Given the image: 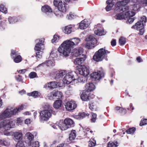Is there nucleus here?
<instances>
[{"label":"nucleus","mask_w":147,"mask_h":147,"mask_svg":"<svg viewBox=\"0 0 147 147\" xmlns=\"http://www.w3.org/2000/svg\"><path fill=\"white\" fill-rule=\"evenodd\" d=\"M0 144L2 146H6L9 145L8 143L5 139L0 140Z\"/></svg>","instance_id":"nucleus-45"},{"label":"nucleus","mask_w":147,"mask_h":147,"mask_svg":"<svg viewBox=\"0 0 147 147\" xmlns=\"http://www.w3.org/2000/svg\"><path fill=\"white\" fill-rule=\"evenodd\" d=\"M65 70H63L60 71L59 73H57L55 77V79L57 80H59L61 79L64 75L66 74Z\"/></svg>","instance_id":"nucleus-22"},{"label":"nucleus","mask_w":147,"mask_h":147,"mask_svg":"<svg viewBox=\"0 0 147 147\" xmlns=\"http://www.w3.org/2000/svg\"><path fill=\"white\" fill-rule=\"evenodd\" d=\"M76 131L75 130H72L71 131L69 134V139L70 141H71L74 140L76 137Z\"/></svg>","instance_id":"nucleus-31"},{"label":"nucleus","mask_w":147,"mask_h":147,"mask_svg":"<svg viewBox=\"0 0 147 147\" xmlns=\"http://www.w3.org/2000/svg\"><path fill=\"white\" fill-rule=\"evenodd\" d=\"M95 33L97 35L99 36L102 35V34L101 32H100V31L99 30H96L95 31Z\"/></svg>","instance_id":"nucleus-60"},{"label":"nucleus","mask_w":147,"mask_h":147,"mask_svg":"<svg viewBox=\"0 0 147 147\" xmlns=\"http://www.w3.org/2000/svg\"><path fill=\"white\" fill-rule=\"evenodd\" d=\"M24 107V105H21L19 107L17 108L18 109V111H20L21 110H23Z\"/></svg>","instance_id":"nucleus-62"},{"label":"nucleus","mask_w":147,"mask_h":147,"mask_svg":"<svg viewBox=\"0 0 147 147\" xmlns=\"http://www.w3.org/2000/svg\"><path fill=\"white\" fill-rule=\"evenodd\" d=\"M64 105L65 109L68 111H71L74 110L77 107L76 102L72 100L65 102Z\"/></svg>","instance_id":"nucleus-11"},{"label":"nucleus","mask_w":147,"mask_h":147,"mask_svg":"<svg viewBox=\"0 0 147 147\" xmlns=\"http://www.w3.org/2000/svg\"><path fill=\"white\" fill-rule=\"evenodd\" d=\"M6 22L7 21L6 20H5V22L0 21V28L2 27V28H3V29H5L4 27L6 25V23L5 22Z\"/></svg>","instance_id":"nucleus-49"},{"label":"nucleus","mask_w":147,"mask_h":147,"mask_svg":"<svg viewBox=\"0 0 147 147\" xmlns=\"http://www.w3.org/2000/svg\"><path fill=\"white\" fill-rule=\"evenodd\" d=\"M63 2L61 0H54L53 4L55 6L58 7Z\"/></svg>","instance_id":"nucleus-43"},{"label":"nucleus","mask_w":147,"mask_h":147,"mask_svg":"<svg viewBox=\"0 0 147 147\" xmlns=\"http://www.w3.org/2000/svg\"><path fill=\"white\" fill-rule=\"evenodd\" d=\"M146 20V16H142L141 17L139 21L138 22L134 25L131 28L139 30V34L141 35H142L145 32L144 26Z\"/></svg>","instance_id":"nucleus-5"},{"label":"nucleus","mask_w":147,"mask_h":147,"mask_svg":"<svg viewBox=\"0 0 147 147\" xmlns=\"http://www.w3.org/2000/svg\"><path fill=\"white\" fill-rule=\"evenodd\" d=\"M26 69H21L19 70L18 71V73L20 74H24L26 71Z\"/></svg>","instance_id":"nucleus-59"},{"label":"nucleus","mask_w":147,"mask_h":147,"mask_svg":"<svg viewBox=\"0 0 147 147\" xmlns=\"http://www.w3.org/2000/svg\"><path fill=\"white\" fill-rule=\"evenodd\" d=\"M62 102L61 100H56L53 104V107L56 109H58L61 107Z\"/></svg>","instance_id":"nucleus-29"},{"label":"nucleus","mask_w":147,"mask_h":147,"mask_svg":"<svg viewBox=\"0 0 147 147\" xmlns=\"http://www.w3.org/2000/svg\"><path fill=\"white\" fill-rule=\"evenodd\" d=\"M142 3L144 6L147 5V0H143L142 1Z\"/></svg>","instance_id":"nucleus-63"},{"label":"nucleus","mask_w":147,"mask_h":147,"mask_svg":"<svg viewBox=\"0 0 147 147\" xmlns=\"http://www.w3.org/2000/svg\"><path fill=\"white\" fill-rule=\"evenodd\" d=\"M88 27V25L86 24L84 21H82L80 23L79 28L81 29H84Z\"/></svg>","instance_id":"nucleus-36"},{"label":"nucleus","mask_w":147,"mask_h":147,"mask_svg":"<svg viewBox=\"0 0 147 147\" xmlns=\"http://www.w3.org/2000/svg\"><path fill=\"white\" fill-rule=\"evenodd\" d=\"M104 73L102 71H99L97 72L92 73L90 75L92 79L95 81H99L101 78L104 77Z\"/></svg>","instance_id":"nucleus-12"},{"label":"nucleus","mask_w":147,"mask_h":147,"mask_svg":"<svg viewBox=\"0 0 147 147\" xmlns=\"http://www.w3.org/2000/svg\"><path fill=\"white\" fill-rule=\"evenodd\" d=\"M18 51L16 50L11 49L10 56L13 59V61L15 63H19L22 60V58L21 56L18 55Z\"/></svg>","instance_id":"nucleus-10"},{"label":"nucleus","mask_w":147,"mask_h":147,"mask_svg":"<svg viewBox=\"0 0 147 147\" xmlns=\"http://www.w3.org/2000/svg\"><path fill=\"white\" fill-rule=\"evenodd\" d=\"M66 5H67V4L64 2H63L57 7L58 9L59 10L61 11L62 12L65 13L67 10Z\"/></svg>","instance_id":"nucleus-27"},{"label":"nucleus","mask_w":147,"mask_h":147,"mask_svg":"<svg viewBox=\"0 0 147 147\" xmlns=\"http://www.w3.org/2000/svg\"><path fill=\"white\" fill-rule=\"evenodd\" d=\"M16 147H25L23 141H18L16 145Z\"/></svg>","instance_id":"nucleus-46"},{"label":"nucleus","mask_w":147,"mask_h":147,"mask_svg":"<svg viewBox=\"0 0 147 147\" xmlns=\"http://www.w3.org/2000/svg\"><path fill=\"white\" fill-rule=\"evenodd\" d=\"M135 15V13L134 11H132L131 13H129V23H132L134 20V18H130Z\"/></svg>","instance_id":"nucleus-44"},{"label":"nucleus","mask_w":147,"mask_h":147,"mask_svg":"<svg viewBox=\"0 0 147 147\" xmlns=\"http://www.w3.org/2000/svg\"><path fill=\"white\" fill-rule=\"evenodd\" d=\"M40 93L38 91H34L30 93H28L27 95L29 96H32L34 98H37L40 96Z\"/></svg>","instance_id":"nucleus-33"},{"label":"nucleus","mask_w":147,"mask_h":147,"mask_svg":"<svg viewBox=\"0 0 147 147\" xmlns=\"http://www.w3.org/2000/svg\"><path fill=\"white\" fill-rule=\"evenodd\" d=\"M45 109L41 111L40 113V121H47L51 117L52 114L55 115L56 112L52 110L53 108L49 105H46L44 106Z\"/></svg>","instance_id":"nucleus-3"},{"label":"nucleus","mask_w":147,"mask_h":147,"mask_svg":"<svg viewBox=\"0 0 147 147\" xmlns=\"http://www.w3.org/2000/svg\"><path fill=\"white\" fill-rule=\"evenodd\" d=\"M8 21L10 24H13L17 22V19L15 17H9L8 18Z\"/></svg>","instance_id":"nucleus-39"},{"label":"nucleus","mask_w":147,"mask_h":147,"mask_svg":"<svg viewBox=\"0 0 147 147\" xmlns=\"http://www.w3.org/2000/svg\"><path fill=\"white\" fill-rule=\"evenodd\" d=\"M38 41H39V42L36 44L34 49L36 51V56L38 58H40L43 53L41 50L44 49L45 39L43 38L39 39H37L35 41L37 42Z\"/></svg>","instance_id":"nucleus-6"},{"label":"nucleus","mask_w":147,"mask_h":147,"mask_svg":"<svg viewBox=\"0 0 147 147\" xmlns=\"http://www.w3.org/2000/svg\"><path fill=\"white\" fill-rule=\"evenodd\" d=\"M118 144L117 141L113 142L111 141L107 143V147H117L118 146Z\"/></svg>","instance_id":"nucleus-35"},{"label":"nucleus","mask_w":147,"mask_h":147,"mask_svg":"<svg viewBox=\"0 0 147 147\" xmlns=\"http://www.w3.org/2000/svg\"><path fill=\"white\" fill-rule=\"evenodd\" d=\"M75 124V122L73 120L68 118H65L61 123H59V126L61 130L64 131L68 128L74 127Z\"/></svg>","instance_id":"nucleus-7"},{"label":"nucleus","mask_w":147,"mask_h":147,"mask_svg":"<svg viewBox=\"0 0 147 147\" xmlns=\"http://www.w3.org/2000/svg\"><path fill=\"white\" fill-rule=\"evenodd\" d=\"M59 36L57 35H55L53 36V38L51 40V42L53 43L54 42H56L58 41V40L59 39Z\"/></svg>","instance_id":"nucleus-48"},{"label":"nucleus","mask_w":147,"mask_h":147,"mask_svg":"<svg viewBox=\"0 0 147 147\" xmlns=\"http://www.w3.org/2000/svg\"><path fill=\"white\" fill-rule=\"evenodd\" d=\"M74 17V15L71 13H70L69 15H67V17L69 19H72V18H73Z\"/></svg>","instance_id":"nucleus-61"},{"label":"nucleus","mask_w":147,"mask_h":147,"mask_svg":"<svg viewBox=\"0 0 147 147\" xmlns=\"http://www.w3.org/2000/svg\"><path fill=\"white\" fill-rule=\"evenodd\" d=\"M147 124V119H142L140 121V125L141 126Z\"/></svg>","instance_id":"nucleus-50"},{"label":"nucleus","mask_w":147,"mask_h":147,"mask_svg":"<svg viewBox=\"0 0 147 147\" xmlns=\"http://www.w3.org/2000/svg\"><path fill=\"white\" fill-rule=\"evenodd\" d=\"M85 40L87 42L84 44V46L88 49H92L97 45V40L92 36L90 35L86 38Z\"/></svg>","instance_id":"nucleus-8"},{"label":"nucleus","mask_w":147,"mask_h":147,"mask_svg":"<svg viewBox=\"0 0 147 147\" xmlns=\"http://www.w3.org/2000/svg\"><path fill=\"white\" fill-rule=\"evenodd\" d=\"M85 78H84L83 77L80 78H78V81L80 82V81L81 82H84L85 81V80H84V81H83L84 79Z\"/></svg>","instance_id":"nucleus-64"},{"label":"nucleus","mask_w":147,"mask_h":147,"mask_svg":"<svg viewBox=\"0 0 147 147\" xmlns=\"http://www.w3.org/2000/svg\"><path fill=\"white\" fill-rule=\"evenodd\" d=\"M116 40L115 39H113L111 42V45L112 46L114 47L116 45Z\"/></svg>","instance_id":"nucleus-57"},{"label":"nucleus","mask_w":147,"mask_h":147,"mask_svg":"<svg viewBox=\"0 0 147 147\" xmlns=\"http://www.w3.org/2000/svg\"><path fill=\"white\" fill-rule=\"evenodd\" d=\"M45 65L47 66H50L53 65V63L51 60H48L45 62Z\"/></svg>","instance_id":"nucleus-51"},{"label":"nucleus","mask_w":147,"mask_h":147,"mask_svg":"<svg viewBox=\"0 0 147 147\" xmlns=\"http://www.w3.org/2000/svg\"><path fill=\"white\" fill-rule=\"evenodd\" d=\"M37 76V74L35 72H31L29 75V76L30 78H36Z\"/></svg>","instance_id":"nucleus-47"},{"label":"nucleus","mask_w":147,"mask_h":147,"mask_svg":"<svg viewBox=\"0 0 147 147\" xmlns=\"http://www.w3.org/2000/svg\"><path fill=\"white\" fill-rule=\"evenodd\" d=\"M59 82L55 81L51 82L48 83V87L50 89H53L60 86Z\"/></svg>","instance_id":"nucleus-24"},{"label":"nucleus","mask_w":147,"mask_h":147,"mask_svg":"<svg viewBox=\"0 0 147 147\" xmlns=\"http://www.w3.org/2000/svg\"><path fill=\"white\" fill-rule=\"evenodd\" d=\"M115 111L116 112L121 115L124 114L127 112V111L125 109L118 106H117L115 108Z\"/></svg>","instance_id":"nucleus-26"},{"label":"nucleus","mask_w":147,"mask_h":147,"mask_svg":"<svg viewBox=\"0 0 147 147\" xmlns=\"http://www.w3.org/2000/svg\"><path fill=\"white\" fill-rule=\"evenodd\" d=\"M88 146L89 147H93L96 145V141L94 139L91 138L88 141Z\"/></svg>","instance_id":"nucleus-38"},{"label":"nucleus","mask_w":147,"mask_h":147,"mask_svg":"<svg viewBox=\"0 0 147 147\" xmlns=\"http://www.w3.org/2000/svg\"><path fill=\"white\" fill-rule=\"evenodd\" d=\"M86 58V56L82 54L80 58H77L74 60V63L76 64L80 65L84 62Z\"/></svg>","instance_id":"nucleus-19"},{"label":"nucleus","mask_w":147,"mask_h":147,"mask_svg":"<svg viewBox=\"0 0 147 147\" xmlns=\"http://www.w3.org/2000/svg\"><path fill=\"white\" fill-rule=\"evenodd\" d=\"M72 39L73 41L67 40L64 41L58 48V51L65 56H68L71 49L74 46L77 45L80 41V40L77 38Z\"/></svg>","instance_id":"nucleus-2"},{"label":"nucleus","mask_w":147,"mask_h":147,"mask_svg":"<svg viewBox=\"0 0 147 147\" xmlns=\"http://www.w3.org/2000/svg\"><path fill=\"white\" fill-rule=\"evenodd\" d=\"M106 3L107 4V5L105 7V9L107 11L111 10L114 5L112 0H107L106 1Z\"/></svg>","instance_id":"nucleus-23"},{"label":"nucleus","mask_w":147,"mask_h":147,"mask_svg":"<svg viewBox=\"0 0 147 147\" xmlns=\"http://www.w3.org/2000/svg\"><path fill=\"white\" fill-rule=\"evenodd\" d=\"M11 112V109H7L0 115V117L3 119L7 117H10L12 116Z\"/></svg>","instance_id":"nucleus-14"},{"label":"nucleus","mask_w":147,"mask_h":147,"mask_svg":"<svg viewBox=\"0 0 147 147\" xmlns=\"http://www.w3.org/2000/svg\"><path fill=\"white\" fill-rule=\"evenodd\" d=\"M90 93L86 91H84L81 94L80 97L81 99L83 101H88L90 100L89 95Z\"/></svg>","instance_id":"nucleus-20"},{"label":"nucleus","mask_w":147,"mask_h":147,"mask_svg":"<svg viewBox=\"0 0 147 147\" xmlns=\"http://www.w3.org/2000/svg\"><path fill=\"white\" fill-rule=\"evenodd\" d=\"M88 106L89 108L92 111H96L98 109L97 103L93 101L89 102Z\"/></svg>","instance_id":"nucleus-17"},{"label":"nucleus","mask_w":147,"mask_h":147,"mask_svg":"<svg viewBox=\"0 0 147 147\" xmlns=\"http://www.w3.org/2000/svg\"><path fill=\"white\" fill-rule=\"evenodd\" d=\"M90 114L88 113H86L85 112L79 113L78 115L75 116V118L79 120L83 119L86 117H88Z\"/></svg>","instance_id":"nucleus-25"},{"label":"nucleus","mask_w":147,"mask_h":147,"mask_svg":"<svg viewBox=\"0 0 147 147\" xmlns=\"http://www.w3.org/2000/svg\"><path fill=\"white\" fill-rule=\"evenodd\" d=\"M91 115L92 116L91 118V122L92 123H94L96 121L97 118V115L96 114L94 113H92Z\"/></svg>","instance_id":"nucleus-41"},{"label":"nucleus","mask_w":147,"mask_h":147,"mask_svg":"<svg viewBox=\"0 0 147 147\" xmlns=\"http://www.w3.org/2000/svg\"><path fill=\"white\" fill-rule=\"evenodd\" d=\"M32 147H39V144L38 141L34 142L32 144Z\"/></svg>","instance_id":"nucleus-53"},{"label":"nucleus","mask_w":147,"mask_h":147,"mask_svg":"<svg viewBox=\"0 0 147 147\" xmlns=\"http://www.w3.org/2000/svg\"><path fill=\"white\" fill-rule=\"evenodd\" d=\"M16 80L18 82H21L22 81L23 79L22 76L18 75L16 77Z\"/></svg>","instance_id":"nucleus-55"},{"label":"nucleus","mask_w":147,"mask_h":147,"mask_svg":"<svg viewBox=\"0 0 147 147\" xmlns=\"http://www.w3.org/2000/svg\"><path fill=\"white\" fill-rule=\"evenodd\" d=\"M12 121H5V125H4V129L5 130H9L10 128L13 127L11 125V123Z\"/></svg>","instance_id":"nucleus-34"},{"label":"nucleus","mask_w":147,"mask_h":147,"mask_svg":"<svg viewBox=\"0 0 147 147\" xmlns=\"http://www.w3.org/2000/svg\"><path fill=\"white\" fill-rule=\"evenodd\" d=\"M66 5H67V4L64 2H63L57 7L58 9L59 10L61 11L62 12L65 13L67 10Z\"/></svg>","instance_id":"nucleus-28"},{"label":"nucleus","mask_w":147,"mask_h":147,"mask_svg":"<svg viewBox=\"0 0 147 147\" xmlns=\"http://www.w3.org/2000/svg\"><path fill=\"white\" fill-rule=\"evenodd\" d=\"M28 140L29 141L30 145H31V142L34 139V136L30 132H28L26 134Z\"/></svg>","instance_id":"nucleus-37"},{"label":"nucleus","mask_w":147,"mask_h":147,"mask_svg":"<svg viewBox=\"0 0 147 147\" xmlns=\"http://www.w3.org/2000/svg\"><path fill=\"white\" fill-rule=\"evenodd\" d=\"M51 96L57 99H60L62 97V93L58 90L53 91L51 93Z\"/></svg>","instance_id":"nucleus-18"},{"label":"nucleus","mask_w":147,"mask_h":147,"mask_svg":"<svg viewBox=\"0 0 147 147\" xmlns=\"http://www.w3.org/2000/svg\"><path fill=\"white\" fill-rule=\"evenodd\" d=\"M125 38L123 37H121L119 40V43L121 45H123L125 43Z\"/></svg>","instance_id":"nucleus-42"},{"label":"nucleus","mask_w":147,"mask_h":147,"mask_svg":"<svg viewBox=\"0 0 147 147\" xmlns=\"http://www.w3.org/2000/svg\"><path fill=\"white\" fill-rule=\"evenodd\" d=\"M72 26L71 25H69L65 27L63 32L67 34H70L71 32Z\"/></svg>","instance_id":"nucleus-30"},{"label":"nucleus","mask_w":147,"mask_h":147,"mask_svg":"<svg viewBox=\"0 0 147 147\" xmlns=\"http://www.w3.org/2000/svg\"><path fill=\"white\" fill-rule=\"evenodd\" d=\"M75 75H76L75 72H71L66 74V75L63 79V82L65 83L69 84L72 81L76 79L74 77Z\"/></svg>","instance_id":"nucleus-9"},{"label":"nucleus","mask_w":147,"mask_h":147,"mask_svg":"<svg viewBox=\"0 0 147 147\" xmlns=\"http://www.w3.org/2000/svg\"><path fill=\"white\" fill-rule=\"evenodd\" d=\"M136 130V129L134 127L129 128V134H133L134 133Z\"/></svg>","instance_id":"nucleus-56"},{"label":"nucleus","mask_w":147,"mask_h":147,"mask_svg":"<svg viewBox=\"0 0 147 147\" xmlns=\"http://www.w3.org/2000/svg\"><path fill=\"white\" fill-rule=\"evenodd\" d=\"M82 52V49H76L73 52V55L75 57H78L79 55H81Z\"/></svg>","instance_id":"nucleus-32"},{"label":"nucleus","mask_w":147,"mask_h":147,"mask_svg":"<svg viewBox=\"0 0 147 147\" xmlns=\"http://www.w3.org/2000/svg\"><path fill=\"white\" fill-rule=\"evenodd\" d=\"M42 11L46 14H49L53 13L52 9L48 5H46L42 7L41 8Z\"/></svg>","instance_id":"nucleus-15"},{"label":"nucleus","mask_w":147,"mask_h":147,"mask_svg":"<svg viewBox=\"0 0 147 147\" xmlns=\"http://www.w3.org/2000/svg\"><path fill=\"white\" fill-rule=\"evenodd\" d=\"M18 111L17 108H16L11 110V114L12 116L13 115H16Z\"/></svg>","instance_id":"nucleus-54"},{"label":"nucleus","mask_w":147,"mask_h":147,"mask_svg":"<svg viewBox=\"0 0 147 147\" xmlns=\"http://www.w3.org/2000/svg\"><path fill=\"white\" fill-rule=\"evenodd\" d=\"M23 134L21 132H16L14 133L13 139L16 142L22 141L23 138Z\"/></svg>","instance_id":"nucleus-21"},{"label":"nucleus","mask_w":147,"mask_h":147,"mask_svg":"<svg viewBox=\"0 0 147 147\" xmlns=\"http://www.w3.org/2000/svg\"><path fill=\"white\" fill-rule=\"evenodd\" d=\"M0 11L5 14L7 13V9L2 4L0 5Z\"/></svg>","instance_id":"nucleus-40"},{"label":"nucleus","mask_w":147,"mask_h":147,"mask_svg":"<svg viewBox=\"0 0 147 147\" xmlns=\"http://www.w3.org/2000/svg\"><path fill=\"white\" fill-rule=\"evenodd\" d=\"M110 53V51L105 50V47L101 48L95 53L93 59L96 62L101 61L104 59L105 56Z\"/></svg>","instance_id":"nucleus-4"},{"label":"nucleus","mask_w":147,"mask_h":147,"mask_svg":"<svg viewBox=\"0 0 147 147\" xmlns=\"http://www.w3.org/2000/svg\"><path fill=\"white\" fill-rule=\"evenodd\" d=\"M61 11L58 9L57 11H54V14L57 16H60L61 15Z\"/></svg>","instance_id":"nucleus-52"},{"label":"nucleus","mask_w":147,"mask_h":147,"mask_svg":"<svg viewBox=\"0 0 147 147\" xmlns=\"http://www.w3.org/2000/svg\"><path fill=\"white\" fill-rule=\"evenodd\" d=\"M85 87V91L88 92L93 91L95 88L94 85L91 82L87 83Z\"/></svg>","instance_id":"nucleus-16"},{"label":"nucleus","mask_w":147,"mask_h":147,"mask_svg":"<svg viewBox=\"0 0 147 147\" xmlns=\"http://www.w3.org/2000/svg\"><path fill=\"white\" fill-rule=\"evenodd\" d=\"M76 69L78 71L79 74L82 75L86 76L89 74V69L85 65L77 66Z\"/></svg>","instance_id":"nucleus-13"},{"label":"nucleus","mask_w":147,"mask_h":147,"mask_svg":"<svg viewBox=\"0 0 147 147\" xmlns=\"http://www.w3.org/2000/svg\"><path fill=\"white\" fill-rule=\"evenodd\" d=\"M5 121H4L3 122H1L0 123V128H2L3 127L4 128V125L5 124Z\"/></svg>","instance_id":"nucleus-58"},{"label":"nucleus","mask_w":147,"mask_h":147,"mask_svg":"<svg viewBox=\"0 0 147 147\" xmlns=\"http://www.w3.org/2000/svg\"><path fill=\"white\" fill-rule=\"evenodd\" d=\"M129 0H123L117 2L115 4L114 12L116 13L121 11H126L124 14L119 13L117 14L115 16L117 20H120L122 19L127 18V23L129 22V6L127 5Z\"/></svg>","instance_id":"nucleus-1"}]
</instances>
